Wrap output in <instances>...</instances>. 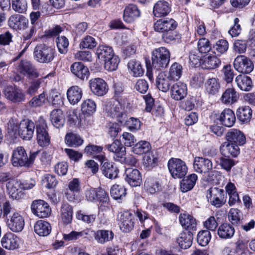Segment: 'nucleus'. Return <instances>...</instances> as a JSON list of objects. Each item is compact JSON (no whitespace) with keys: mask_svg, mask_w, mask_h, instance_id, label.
Listing matches in <instances>:
<instances>
[{"mask_svg":"<svg viewBox=\"0 0 255 255\" xmlns=\"http://www.w3.org/2000/svg\"><path fill=\"white\" fill-rule=\"evenodd\" d=\"M179 220L181 226L187 232H193L196 230L197 222L192 216L187 213H182L179 216Z\"/></svg>","mask_w":255,"mask_h":255,"instance_id":"nucleus-21","label":"nucleus"},{"mask_svg":"<svg viewBox=\"0 0 255 255\" xmlns=\"http://www.w3.org/2000/svg\"><path fill=\"white\" fill-rule=\"evenodd\" d=\"M11 163L15 167L26 166L27 164L28 155L22 146H18L12 152Z\"/></svg>","mask_w":255,"mask_h":255,"instance_id":"nucleus-9","label":"nucleus"},{"mask_svg":"<svg viewBox=\"0 0 255 255\" xmlns=\"http://www.w3.org/2000/svg\"><path fill=\"white\" fill-rule=\"evenodd\" d=\"M18 238L11 233H7L2 238L1 244L2 246L7 250H14L18 246Z\"/></svg>","mask_w":255,"mask_h":255,"instance_id":"nucleus-29","label":"nucleus"},{"mask_svg":"<svg viewBox=\"0 0 255 255\" xmlns=\"http://www.w3.org/2000/svg\"><path fill=\"white\" fill-rule=\"evenodd\" d=\"M54 53V50L52 48L41 44L35 47L34 57L40 63H49L53 60Z\"/></svg>","mask_w":255,"mask_h":255,"instance_id":"nucleus-5","label":"nucleus"},{"mask_svg":"<svg viewBox=\"0 0 255 255\" xmlns=\"http://www.w3.org/2000/svg\"><path fill=\"white\" fill-rule=\"evenodd\" d=\"M168 168L172 177L175 179L185 176L188 170L185 162L179 158H170L168 162Z\"/></svg>","mask_w":255,"mask_h":255,"instance_id":"nucleus-3","label":"nucleus"},{"mask_svg":"<svg viewBox=\"0 0 255 255\" xmlns=\"http://www.w3.org/2000/svg\"><path fill=\"white\" fill-rule=\"evenodd\" d=\"M32 212L39 218H46L51 213L48 204L42 200L33 201L31 205Z\"/></svg>","mask_w":255,"mask_h":255,"instance_id":"nucleus-12","label":"nucleus"},{"mask_svg":"<svg viewBox=\"0 0 255 255\" xmlns=\"http://www.w3.org/2000/svg\"><path fill=\"white\" fill-rule=\"evenodd\" d=\"M208 201L216 208L224 205L227 200V195L223 189L218 187H211L207 192Z\"/></svg>","mask_w":255,"mask_h":255,"instance_id":"nucleus-2","label":"nucleus"},{"mask_svg":"<svg viewBox=\"0 0 255 255\" xmlns=\"http://www.w3.org/2000/svg\"><path fill=\"white\" fill-rule=\"evenodd\" d=\"M3 216L6 218L7 226L11 231L16 233L23 230L25 224L23 217L8 202L3 204Z\"/></svg>","mask_w":255,"mask_h":255,"instance_id":"nucleus-1","label":"nucleus"},{"mask_svg":"<svg viewBox=\"0 0 255 255\" xmlns=\"http://www.w3.org/2000/svg\"><path fill=\"white\" fill-rule=\"evenodd\" d=\"M193 167L197 172L206 173L212 169L213 165L210 160L203 157H196L194 161Z\"/></svg>","mask_w":255,"mask_h":255,"instance_id":"nucleus-20","label":"nucleus"},{"mask_svg":"<svg viewBox=\"0 0 255 255\" xmlns=\"http://www.w3.org/2000/svg\"><path fill=\"white\" fill-rule=\"evenodd\" d=\"M205 77L200 73H195L191 77L190 84L194 88L201 87L204 83Z\"/></svg>","mask_w":255,"mask_h":255,"instance_id":"nucleus-57","label":"nucleus"},{"mask_svg":"<svg viewBox=\"0 0 255 255\" xmlns=\"http://www.w3.org/2000/svg\"><path fill=\"white\" fill-rule=\"evenodd\" d=\"M237 87L243 91L249 92L252 90L253 83L251 78L245 75H239L235 80Z\"/></svg>","mask_w":255,"mask_h":255,"instance_id":"nucleus-26","label":"nucleus"},{"mask_svg":"<svg viewBox=\"0 0 255 255\" xmlns=\"http://www.w3.org/2000/svg\"><path fill=\"white\" fill-rule=\"evenodd\" d=\"M28 21L26 18L20 14H13L8 20V25L14 29L21 28L22 25H25Z\"/></svg>","mask_w":255,"mask_h":255,"instance_id":"nucleus-40","label":"nucleus"},{"mask_svg":"<svg viewBox=\"0 0 255 255\" xmlns=\"http://www.w3.org/2000/svg\"><path fill=\"white\" fill-rule=\"evenodd\" d=\"M40 16L39 11L32 12L30 14V22L32 26L26 31L22 35L24 40L29 39L36 32V26L37 25V20Z\"/></svg>","mask_w":255,"mask_h":255,"instance_id":"nucleus-37","label":"nucleus"},{"mask_svg":"<svg viewBox=\"0 0 255 255\" xmlns=\"http://www.w3.org/2000/svg\"><path fill=\"white\" fill-rule=\"evenodd\" d=\"M171 11V6L165 0H159L154 5L153 13L157 17L167 15Z\"/></svg>","mask_w":255,"mask_h":255,"instance_id":"nucleus-25","label":"nucleus"},{"mask_svg":"<svg viewBox=\"0 0 255 255\" xmlns=\"http://www.w3.org/2000/svg\"><path fill=\"white\" fill-rule=\"evenodd\" d=\"M133 218L132 214L129 211L119 213L117 219L121 230L125 233H128L132 230L134 227Z\"/></svg>","mask_w":255,"mask_h":255,"instance_id":"nucleus-10","label":"nucleus"},{"mask_svg":"<svg viewBox=\"0 0 255 255\" xmlns=\"http://www.w3.org/2000/svg\"><path fill=\"white\" fill-rule=\"evenodd\" d=\"M125 179L131 186H140L142 182L140 172L136 169L128 168L126 169Z\"/></svg>","mask_w":255,"mask_h":255,"instance_id":"nucleus-17","label":"nucleus"},{"mask_svg":"<svg viewBox=\"0 0 255 255\" xmlns=\"http://www.w3.org/2000/svg\"><path fill=\"white\" fill-rule=\"evenodd\" d=\"M144 187L150 193L154 194L158 190L159 184L153 179H147L144 182Z\"/></svg>","mask_w":255,"mask_h":255,"instance_id":"nucleus-59","label":"nucleus"},{"mask_svg":"<svg viewBox=\"0 0 255 255\" xmlns=\"http://www.w3.org/2000/svg\"><path fill=\"white\" fill-rule=\"evenodd\" d=\"M34 129V123L31 120L24 119L19 124L18 134L22 139L29 140L33 137Z\"/></svg>","mask_w":255,"mask_h":255,"instance_id":"nucleus-8","label":"nucleus"},{"mask_svg":"<svg viewBox=\"0 0 255 255\" xmlns=\"http://www.w3.org/2000/svg\"><path fill=\"white\" fill-rule=\"evenodd\" d=\"M121 124L126 126L130 131L138 130L141 126V122L138 119L131 117L128 119L127 115L125 121Z\"/></svg>","mask_w":255,"mask_h":255,"instance_id":"nucleus-52","label":"nucleus"},{"mask_svg":"<svg viewBox=\"0 0 255 255\" xmlns=\"http://www.w3.org/2000/svg\"><path fill=\"white\" fill-rule=\"evenodd\" d=\"M222 72L224 73V79L226 82L228 83H231L233 80L234 73L231 65H225Z\"/></svg>","mask_w":255,"mask_h":255,"instance_id":"nucleus-62","label":"nucleus"},{"mask_svg":"<svg viewBox=\"0 0 255 255\" xmlns=\"http://www.w3.org/2000/svg\"><path fill=\"white\" fill-rule=\"evenodd\" d=\"M47 100L44 92L38 96L33 97L29 102V105L32 107H38L43 106Z\"/></svg>","mask_w":255,"mask_h":255,"instance_id":"nucleus-56","label":"nucleus"},{"mask_svg":"<svg viewBox=\"0 0 255 255\" xmlns=\"http://www.w3.org/2000/svg\"><path fill=\"white\" fill-rule=\"evenodd\" d=\"M140 11L134 4H129L127 6L124 11L123 18L125 22L131 23L140 16Z\"/></svg>","mask_w":255,"mask_h":255,"instance_id":"nucleus-27","label":"nucleus"},{"mask_svg":"<svg viewBox=\"0 0 255 255\" xmlns=\"http://www.w3.org/2000/svg\"><path fill=\"white\" fill-rule=\"evenodd\" d=\"M65 141L70 146L77 147L82 144L83 139L79 135L70 132L66 134Z\"/></svg>","mask_w":255,"mask_h":255,"instance_id":"nucleus-46","label":"nucleus"},{"mask_svg":"<svg viewBox=\"0 0 255 255\" xmlns=\"http://www.w3.org/2000/svg\"><path fill=\"white\" fill-rule=\"evenodd\" d=\"M50 121L55 128H59L62 127L65 122L62 111L58 109L53 110L50 114Z\"/></svg>","mask_w":255,"mask_h":255,"instance_id":"nucleus-41","label":"nucleus"},{"mask_svg":"<svg viewBox=\"0 0 255 255\" xmlns=\"http://www.w3.org/2000/svg\"><path fill=\"white\" fill-rule=\"evenodd\" d=\"M89 85L92 92L98 96H102L108 92V85L101 78H97L90 80Z\"/></svg>","mask_w":255,"mask_h":255,"instance_id":"nucleus-13","label":"nucleus"},{"mask_svg":"<svg viewBox=\"0 0 255 255\" xmlns=\"http://www.w3.org/2000/svg\"><path fill=\"white\" fill-rule=\"evenodd\" d=\"M187 94V88L186 85L183 83H176L171 87V97L175 100H181L186 96Z\"/></svg>","mask_w":255,"mask_h":255,"instance_id":"nucleus-22","label":"nucleus"},{"mask_svg":"<svg viewBox=\"0 0 255 255\" xmlns=\"http://www.w3.org/2000/svg\"><path fill=\"white\" fill-rule=\"evenodd\" d=\"M114 236V233L108 230H99L94 234L95 240L100 244H104L112 241Z\"/></svg>","mask_w":255,"mask_h":255,"instance_id":"nucleus-38","label":"nucleus"},{"mask_svg":"<svg viewBox=\"0 0 255 255\" xmlns=\"http://www.w3.org/2000/svg\"><path fill=\"white\" fill-rule=\"evenodd\" d=\"M73 217L72 207L68 204H63L60 210V217L65 225L71 223Z\"/></svg>","mask_w":255,"mask_h":255,"instance_id":"nucleus-42","label":"nucleus"},{"mask_svg":"<svg viewBox=\"0 0 255 255\" xmlns=\"http://www.w3.org/2000/svg\"><path fill=\"white\" fill-rule=\"evenodd\" d=\"M204 226L209 231H216L218 223L214 216L209 217L204 222Z\"/></svg>","mask_w":255,"mask_h":255,"instance_id":"nucleus-63","label":"nucleus"},{"mask_svg":"<svg viewBox=\"0 0 255 255\" xmlns=\"http://www.w3.org/2000/svg\"><path fill=\"white\" fill-rule=\"evenodd\" d=\"M198 177L195 174H191L185 177L180 182V190L182 192H187L194 187Z\"/></svg>","mask_w":255,"mask_h":255,"instance_id":"nucleus-35","label":"nucleus"},{"mask_svg":"<svg viewBox=\"0 0 255 255\" xmlns=\"http://www.w3.org/2000/svg\"><path fill=\"white\" fill-rule=\"evenodd\" d=\"M183 72L181 65H171L169 68L168 76L172 81H177L181 77Z\"/></svg>","mask_w":255,"mask_h":255,"instance_id":"nucleus-49","label":"nucleus"},{"mask_svg":"<svg viewBox=\"0 0 255 255\" xmlns=\"http://www.w3.org/2000/svg\"><path fill=\"white\" fill-rule=\"evenodd\" d=\"M21 181L12 178L6 183V191L9 196L13 199L18 200L23 196L20 186Z\"/></svg>","mask_w":255,"mask_h":255,"instance_id":"nucleus-11","label":"nucleus"},{"mask_svg":"<svg viewBox=\"0 0 255 255\" xmlns=\"http://www.w3.org/2000/svg\"><path fill=\"white\" fill-rule=\"evenodd\" d=\"M19 70L21 74L30 78L39 76V73L31 65H19Z\"/></svg>","mask_w":255,"mask_h":255,"instance_id":"nucleus-50","label":"nucleus"},{"mask_svg":"<svg viewBox=\"0 0 255 255\" xmlns=\"http://www.w3.org/2000/svg\"><path fill=\"white\" fill-rule=\"evenodd\" d=\"M85 195L86 200L89 202L98 201L102 204H108L110 200L108 194L101 188H88L86 190Z\"/></svg>","mask_w":255,"mask_h":255,"instance_id":"nucleus-6","label":"nucleus"},{"mask_svg":"<svg viewBox=\"0 0 255 255\" xmlns=\"http://www.w3.org/2000/svg\"><path fill=\"white\" fill-rule=\"evenodd\" d=\"M197 46L199 52L203 53L209 52L211 48L209 40L205 38L200 39L198 42Z\"/></svg>","mask_w":255,"mask_h":255,"instance_id":"nucleus-61","label":"nucleus"},{"mask_svg":"<svg viewBox=\"0 0 255 255\" xmlns=\"http://www.w3.org/2000/svg\"><path fill=\"white\" fill-rule=\"evenodd\" d=\"M152 64H168L170 61V53L163 47H159L152 53Z\"/></svg>","mask_w":255,"mask_h":255,"instance_id":"nucleus-15","label":"nucleus"},{"mask_svg":"<svg viewBox=\"0 0 255 255\" xmlns=\"http://www.w3.org/2000/svg\"><path fill=\"white\" fill-rule=\"evenodd\" d=\"M206 92L210 95H214L217 93L220 88L219 80L215 78L208 79L205 83Z\"/></svg>","mask_w":255,"mask_h":255,"instance_id":"nucleus-43","label":"nucleus"},{"mask_svg":"<svg viewBox=\"0 0 255 255\" xmlns=\"http://www.w3.org/2000/svg\"><path fill=\"white\" fill-rule=\"evenodd\" d=\"M111 196L115 199H121L125 197L127 194L126 189L124 186L115 184L111 188Z\"/></svg>","mask_w":255,"mask_h":255,"instance_id":"nucleus-48","label":"nucleus"},{"mask_svg":"<svg viewBox=\"0 0 255 255\" xmlns=\"http://www.w3.org/2000/svg\"><path fill=\"white\" fill-rule=\"evenodd\" d=\"M234 227L229 223H223L220 225L217 230V234L222 239L232 238L235 234Z\"/></svg>","mask_w":255,"mask_h":255,"instance_id":"nucleus-34","label":"nucleus"},{"mask_svg":"<svg viewBox=\"0 0 255 255\" xmlns=\"http://www.w3.org/2000/svg\"><path fill=\"white\" fill-rule=\"evenodd\" d=\"M103 147L101 146L89 144L85 147L84 153L100 162L106 157L105 153L103 151Z\"/></svg>","mask_w":255,"mask_h":255,"instance_id":"nucleus-23","label":"nucleus"},{"mask_svg":"<svg viewBox=\"0 0 255 255\" xmlns=\"http://www.w3.org/2000/svg\"><path fill=\"white\" fill-rule=\"evenodd\" d=\"M13 9L19 13H23L26 10L27 2L26 0H12Z\"/></svg>","mask_w":255,"mask_h":255,"instance_id":"nucleus-60","label":"nucleus"},{"mask_svg":"<svg viewBox=\"0 0 255 255\" xmlns=\"http://www.w3.org/2000/svg\"><path fill=\"white\" fill-rule=\"evenodd\" d=\"M151 149L150 143L147 141L141 140L136 143L132 148V151L136 154H146Z\"/></svg>","mask_w":255,"mask_h":255,"instance_id":"nucleus-45","label":"nucleus"},{"mask_svg":"<svg viewBox=\"0 0 255 255\" xmlns=\"http://www.w3.org/2000/svg\"><path fill=\"white\" fill-rule=\"evenodd\" d=\"M171 80L164 72H161L157 77L156 83L158 89L163 92H167L170 89Z\"/></svg>","mask_w":255,"mask_h":255,"instance_id":"nucleus-33","label":"nucleus"},{"mask_svg":"<svg viewBox=\"0 0 255 255\" xmlns=\"http://www.w3.org/2000/svg\"><path fill=\"white\" fill-rule=\"evenodd\" d=\"M97 58L99 63L104 64H119L120 59L115 55L111 47L100 45L97 50Z\"/></svg>","mask_w":255,"mask_h":255,"instance_id":"nucleus-4","label":"nucleus"},{"mask_svg":"<svg viewBox=\"0 0 255 255\" xmlns=\"http://www.w3.org/2000/svg\"><path fill=\"white\" fill-rule=\"evenodd\" d=\"M157 161V159L151 153L148 152L143 158V165L146 170H149L155 166Z\"/></svg>","mask_w":255,"mask_h":255,"instance_id":"nucleus-55","label":"nucleus"},{"mask_svg":"<svg viewBox=\"0 0 255 255\" xmlns=\"http://www.w3.org/2000/svg\"><path fill=\"white\" fill-rule=\"evenodd\" d=\"M128 69L130 70V74L134 77L142 76L144 72L141 65H128Z\"/></svg>","mask_w":255,"mask_h":255,"instance_id":"nucleus-64","label":"nucleus"},{"mask_svg":"<svg viewBox=\"0 0 255 255\" xmlns=\"http://www.w3.org/2000/svg\"><path fill=\"white\" fill-rule=\"evenodd\" d=\"M70 69L75 75L83 80L87 79L90 73L88 68L85 65H71Z\"/></svg>","mask_w":255,"mask_h":255,"instance_id":"nucleus-44","label":"nucleus"},{"mask_svg":"<svg viewBox=\"0 0 255 255\" xmlns=\"http://www.w3.org/2000/svg\"><path fill=\"white\" fill-rule=\"evenodd\" d=\"M83 95L82 89L78 86H73L67 91V99L73 105L77 104L81 99Z\"/></svg>","mask_w":255,"mask_h":255,"instance_id":"nucleus-28","label":"nucleus"},{"mask_svg":"<svg viewBox=\"0 0 255 255\" xmlns=\"http://www.w3.org/2000/svg\"><path fill=\"white\" fill-rule=\"evenodd\" d=\"M96 109V105L94 101L90 99L84 101L81 105V111L83 113L89 115L93 114Z\"/></svg>","mask_w":255,"mask_h":255,"instance_id":"nucleus-53","label":"nucleus"},{"mask_svg":"<svg viewBox=\"0 0 255 255\" xmlns=\"http://www.w3.org/2000/svg\"><path fill=\"white\" fill-rule=\"evenodd\" d=\"M3 93L7 99L13 102H20L25 99L24 95L22 91L12 86H7L3 90Z\"/></svg>","mask_w":255,"mask_h":255,"instance_id":"nucleus-18","label":"nucleus"},{"mask_svg":"<svg viewBox=\"0 0 255 255\" xmlns=\"http://www.w3.org/2000/svg\"><path fill=\"white\" fill-rule=\"evenodd\" d=\"M97 45L95 38L92 36L87 35L81 41L79 46L81 49H92Z\"/></svg>","mask_w":255,"mask_h":255,"instance_id":"nucleus-51","label":"nucleus"},{"mask_svg":"<svg viewBox=\"0 0 255 255\" xmlns=\"http://www.w3.org/2000/svg\"><path fill=\"white\" fill-rule=\"evenodd\" d=\"M239 145L229 142L223 143L221 148L222 154L225 157H236L240 153Z\"/></svg>","mask_w":255,"mask_h":255,"instance_id":"nucleus-32","label":"nucleus"},{"mask_svg":"<svg viewBox=\"0 0 255 255\" xmlns=\"http://www.w3.org/2000/svg\"><path fill=\"white\" fill-rule=\"evenodd\" d=\"M237 118L242 122L250 121L252 116V110L249 106L240 107L237 111Z\"/></svg>","mask_w":255,"mask_h":255,"instance_id":"nucleus-47","label":"nucleus"},{"mask_svg":"<svg viewBox=\"0 0 255 255\" xmlns=\"http://www.w3.org/2000/svg\"><path fill=\"white\" fill-rule=\"evenodd\" d=\"M193 239V232H182L179 234L176 241L181 248L187 249L191 246Z\"/></svg>","mask_w":255,"mask_h":255,"instance_id":"nucleus-31","label":"nucleus"},{"mask_svg":"<svg viewBox=\"0 0 255 255\" xmlns=\"http://www.w3.org/2000/svg\"><path fill=\"white\" fill-rule=\"evenodd\" d=\"M228 142L242 145L246 142V137L240 130L235 128L230 129L226 135Z\"/></svg>","mask_w":255,"mask_h":255,"instance_id":"nucleus-24","label":"nucleus"},{"mask_svg":"<svg viewBox=\"0 0 255 255\" xmlns=\"http://www.w3.org/2000/svg\"><path fill=\"white\" fill-rule=\"evenodd\" d=\"M100 162L101 171L105 177L111 179H115L118 177L119 169L114 163L109 161L106 157Z\"/></svg>","mask_w":255,"mask_h":255,"instance_id":"nucleus-14","label":"nucleus"},{"mask_svg":"<svg viewBox=\"0 0 255 255\" xmlns=\"http://www.w3.org/2000/svg\"><path fill=\"white\" fill-rule=\"evenodd\" d=\"M222 125L227 127H232L236 122L234 112L230 109L224 110L218 118Z\"/></svg>","mask_w":255,"mask_h":255,"instance_id":"nucleus-30","label":"nucleus"},{"mask_svg":"<svg viewBox=\"0 0 255 255\" xmlns=\"http://www.w3.org/2000/svg\"><path fill=\"white\" fill-rule=\"evenodd\" d=\"M47 126L44 122L36 126L37 140L41 146H46L50 143V137L46 130Z\"/></svg>","mask_w":255,"mask_h":255,"instance_id":"nucleus-16","label":"nucleus"},{"mask_svg":"<svg viewBox=\"0 0 255 255\" xmlns=\"http://www.w3.org/2000/svg\"><path fill=\"white\" fill-rule=\"evenodd\" d=\"M177 22L172 18L161 19L154 24L155 31L164 33L168 30H174L177 27Z\"/></svg>","mask_w":255,"mask_h":255,"instance_id":"nucleus-19","label":"nucleus"},{"mask_svg":"<svg viewBox=\"0 0 255 255\" xmlns=\"http://www.w3.org/2000/svg\"><path fill=\"white\" fill-rule=\"evenodd\" d=\"M56 44L58 50L61 53H66L67 52L69 41L65 36H58L56 38Z\"/></svg>","mask_w":255,"mask_h":255,"instance_id":"nucleus-58","label":"nucleus"},{"mask_svg":"<svg viewBox=\"0 0 255 255\" xmlns=\"http://www.w3.org/2000/svg\"><path fill=\"white\" fill-rule=\"evenodd\" d=\"M34 231L39 236L45 237L50 233L51 227L50 224L47 222L39 220L35 224Z\"/></svg>","mask_w":255,"mask_h":255,"instance_id":"nucleus-39","label":"nucleus"},{"mask_svg":"<svg viewBox=\"0 0 255 255\" xmlns=\"http://www.w3.org/2000/svg\"><path fill=\"white\" fill-rule=\"evenodd\" d=\"M239 94L233 88L226 89L221 98L222 103L225 104H233L238 100Z\"/></svg>","mask_w":255,"mask_h":255,"instance_id":"nucleus-36","label":"nucleus"},{"mask_svg":"<svg viewBox=\"0 0 255 255\" xmlns=\"http://www.w3.org/2000/svg\"><path fill=\"white\" fill-rule=\"evenodd\" d=\"M211 238L210 232L208 230H203L197 235V241L201 246H206L208 244Z\"/></svg>","mask_w":255,"mask_h":255,"instance_id":"nucleus-54","label":"nucleus"},{"mask_svg":"<svg viewBox=\"0 0 255 255\" xmlns=\"http://www.w3.org/2000/svg\"><path fill=\"white\" fill-rule=\"evenodd\" d=\"M105 110L108 116L115 119L120 123L121 124L125 121L127 114L124 109L119 102H116L113 104L108 103Z\"/></svg>","mask_w":255,"mask_h":255,"instance_id":"nucleus-7","label":"nucleus"}]
</instances>
